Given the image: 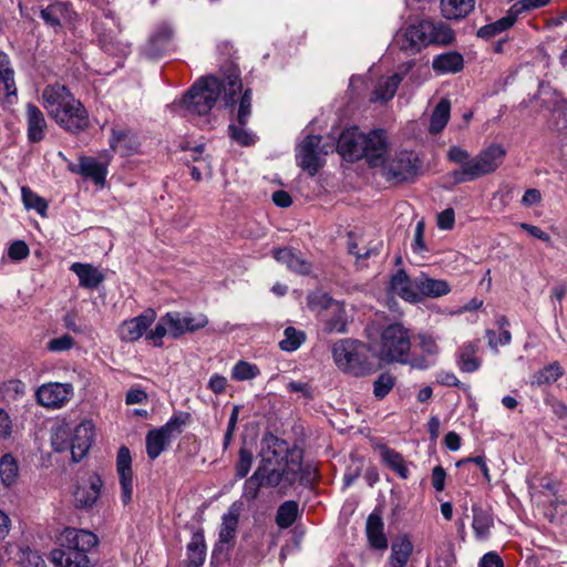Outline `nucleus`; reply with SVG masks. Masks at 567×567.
Wrapping results in <instances>:
<instances>
[{
	"label": "nucleus",
	"instance_id": "obj_1",
	"mask_svg": "<svg viewBox=\"0 0 567 567\" xmlns=\"http://www.w3.org/2000/svg\"><path fill=\"white\" fill-rule=\"evenodd\" d=\"M505 155V148L498 144L489 145L475 157H471L466 150L453 145L449 148L446 158L461 168L453 171L450 176L453 178L454 184L475 181L494 173L502 165Z\"/></svg>",
	"mask_w": 567,
	"mask_h": 567
},
{
	"label": "nucleus",
	"instance_id": "obj_2",
	"mask_svg": "<svg viewBox=\"0 0 567 567\" xmlns=\"http://www.w3.org/2000/svg\"><path fill=\"white\" fill-rule=\"evenodd\" d=\"M59 547L50 553L56 567H91L89 553L97 546L95 534L73 527L64 528L56 538Z\"/></svg>",
	"mask_w": 567,
	"mask_h": 567
},
{
	"label": "nucleus",
	"instance_id": "obj_3",
	"mask_svg": "<svg viewBox=\"0 0 567 567\" xmlns=\"http://www.w3.org/2000/svg\"><path fill=\"white\" fill-rule=\"evenodd\" d=\"M331 352L336 365L344 373L364 377L373 370L369 358L370 349L363 342L341 339L333 343Z\"/></svg>",
	"mask_w": 567,
	"mask_h": 567
},
{
	"label": "nucleus",
	"instance_id": "obj_4",
	"mask_svg": "<svg viewBox=\"0 0 567 567\" xmlns=\"http://www.w3.org/2000/svg\"><path fill=\"white\" fill-rule=\"evenodd\" d=\"M422 162L413 151L399 150L390 153L380 165L385 181L402 184L413 182L420 174Z\"/></svg>",
	"mask_w": 567,
	"mask_h": 567
},
{
	"label": "nucleus",
	"instance_id": "obj_5",
	"mask_svg": "<svg viewBox=\"0 0 567 567\" xmlns=\"http://www.w3.org/2000/svg\"><path fill=\"white\" fill-rule=\"evenodd\" d=\"M301 452H292L284 466L261 465L255 471L264 487H276L281 489L291 487L299 478L302 468Z\"/></svg>",
	"mask_w": 567,
	"mask_h": 567
},
{
	"label": "nucleus",
	"instance_id": "obj_6",
	"mask_svg": "<svg viewBox=\"0 0 567 567\" xmlns=\"http://www.w3.org/2000/svg\"><path fill=\"white\" fill-rule=\"evenodd\" d=\"M410 349L409 331L401 323L390 324L383 330L379 351L380 360L384 362L410 363Z\"/></svg>",
	"mask_w": 567,
	"mask_h": 567
},
{
	"label": "nucleus",
	"instance_id": "obj_7",
	"mask_svg": "<svg viewBox=\"0 0 567 567\" xmlns=\"http://www.w3.org/2000/svg\"><path fill=\"white\" fill-rule=\"evenodd\" d=\"M220 93V81L208 76L190 87L183 99V105L192 114L205 115L214 107Z\"/></svg>",
	"mask_w": 567,
	"mask_h": 567
},
{
	"label": "nucleus",
	"instance_id": "obj_8",
	"mask_svg": "<svg viewBox=\"0 0 567 567\" xmlns=\"http://www.w3.org/2000/svg\"><path fill=\"white\" fill-rule=\"evenodd\" d=\"M327 153L321 144V136L309 135L297 146L296 159L303 171L313 176L322 167Z\"/></svg>",
	"mask_w": 567,
	"mask_h": 567
},
{
	"label": "nucleus",
	"instance_id": "obj_9",
	"mask_svg": "<svg viewBox=\"0 0 567 567\" xmlns=\"http://www.w3.org/2000/svg\"><path fill=\"white\" fill-rule=\"evenodd\" d=\"M71 383L49 382L40 385L35 392L37 402L48 409H61L73 396Z\"/></svg>",
	"mask_w": 567,
	"mask_h": 567
},
{
	"label": "nucleus",
	"instance_id": "obj_10",
	"mask_svg": "<svg viewBox=\"0 0 567 567\" xmlns=\"http://www.w3.org/2000/svg\"><path fill=\"white\" fill-rule=\"evenodd\" d=\"M75 100L70 90L59 83L47 85L42 91L43 107L54 121L63 115V111Z\"/></svg>",
	"mask_w": 567,
	"mask_h": 567
},
{
	"label": "nucleus",
	"instance_id": "obj_11",
	"mask_svg": "<svg viewBox=\"0 0 567 567\" xmlns=\"http://www.w3.org/2000/svg\"><path fill=\"white\" fill-rule=\"evenodd\" d=\"M395 44L401 51L416 54L427 48L423 21L402 27L395 34Z\"/></svg>",
	"mask_w": 567,
	"mask_h": 567
},
{
	"label": "nucleus",
	"instance_id": "obj_12",
	"mask_svg": "<svg viewBox=\"0 0 567 567\" xmlns=\"http://www.w3.org/2000/svg\"><path fill=\"white\" fill-rule=\"evenodd\" d=\"M389 138L384 130H373L365 134L364 155L370 167H380L384 163V158L390 154Z\"/></svg>",
	"mask_w": 567,
	"mask_h": 567
},
{
	"label": "nucleus",
	"instance_id": "obj_13",
	"mask_svg": "<svg viewBox=\"0 0 567 567\" xmlns=\"http://www.w3.org/2000/svg\"><path fill=\"white\" fill-rule=\"evenodd\" d=\"M181 424L182 423L178 417H173L165 425L147 433L146 452L151 460H155L161 455L175 432H181Z\"/></svg>",
	"mask_w": 567,
	"mask_h": 567
},
{
	"label": "nucleus",
	"instance_id": "obj_14",
	"mask_svg": "<svg viewBox=\"0 0 567 567\" xmlns=\"http://www.w3.org/2000/svg\"><path fill=\"white\" fill-rule=\"evenodd\" d=\"M168 323L173 332V339H178L186 333L196 332L208 324V318L204 313L171 311L167 312Z\"/></svg>",
	"mask_w": 567,
	"mask_h": 567
},
{
	"label": "nucleus",
	"instance_id": "obj_15",
	"mask_svg": "<svg viewBox=\"0 0 567 567\" xmlns=\"http://www.w3.org/2000/svg\"><path fill=\"white\" fill-rule=\"evenodd\" d=\"M365 134L358 127L344 130L337 144L338 153L347 161L354 162L363 158Z\"/></svg>",
	"mask_w": 567,
	"mask_h": 567
},
{
	"label": "nucleus",
	"instance_id": "obj_16",
	"mask_svg": "<svg viewBox=\"0 0 567 567\" xmlns=\"http://www.w3.org/2000/svg\"><path fill=\"white\" fill-rule=\"evenodd\" d=\"M116 471L121 485V499L124 505L132 501L133 496V471L131 452L126 446H121L116 456Z\"/></svg>",
	"mask_w": 567,
	"mask_h": 567
},
{
	"label": "nucleus",
	"instance_id": "obj_17",
	"mask_svg": "<svg viewBox=\"0 0 567 567\" xmlns=\"http://www.w3.org/2000/svg\"><path fill=\"white\" fill-rule=\"evenodd\" d=\"M55 123L68 132L79 133L89 127L90 120L81 101L75 100L63 111V115L55 120Z\"/></svg>",
	"mask_w": 567,
	"mask_h": 567
},
{
	"label": "nucleus",
	"instance_id": "obj_18",
	"mask_svg": "<svg viewBox=\"0 0 567 567\" xmlns=\"http://www.w3.org/2000/svg\"><path fill=\"white\" fill-rule=\"evenodd\" d=\"M40 17L48 27L56 31L63 25L73 23L76 13L69 2L55 1L42 8Z\"/></svg>",
	"mask_w": 567,
	"mask_h": 567
},
{
	"label": "nucleus",
	"instance_id": "obj_19",
	"mask_svg": "<svg viewBox=\"0 0 567 567\" xmlns=\"http://www.w3.org/2000/svg\"><path fill=\"white\" fill-rule=\"evenodd\" d=\"M94 439L91 421L81 422L71 431L70 452L74 462L81 461L89 452Z\"/></svg>",
	"mask_w": 567,
	"mask_h": 567
},
{
	"label": "nucleus",
	"instance_id": "obj_20",
	"mask_svg": "<svg viewBox=\"0 0 567 567\" xmlns=\"http://www.w3.org/2000/svg\"><path fill=\"white\" fill-rule=\"evenodd\" d=\"M155 319L156 312L153 309H146L140 316L124 321L118 329L121 340L126 342L138 340L152 326Z\"/></svg>",
	"mask_w": 567,
	"mask_h": 567
},
{
	"label": "nucleus",
	"instance_id": "obj_21",
	"mask_svg": "<svg viewBox=\"0 0 567 567\" xmlns=\"http://www.w3.org/2000/svg\"><path fill=\"white\" fill-rule=\"evenodd\" d=\"M292 452L299 451L289 450L285 441L270 436L262 441L260 464L284 466L287 458H290Z\"/></svg>",
	"mask_w": 567,
	"mask_h": 567
},
{
	"label": "nucleus",
	"instance_id": "obj_22",
	"mask_svg": "<svg viewBox=\"0 0 567 567\" xmlns=\"http://www.w3.org/2000/svg\"><path fill=\"white\" fill-rule=\"evenodd\" d=\"M417 340L422 355L412 358L410 365L414 369L425 370L435 364L440 353V347L437 339L431 334L421 333L417 336Z\"/></svg>",
	"mask_w": 567,
	"mask_h": 567
},
{
	"label": "nucleus",
	"instance_id": "obj_23",
	"mask_svg": "<svg viewBox=\"0 0 567 567\" xmlns=\"http://www.w3.org/2000/svg\"><path fill=\"white\" fill-rule=\"evenodd\" d=\"M427 45L446 47L455 41V32L443 21L422 19Z\"/></svg>",
	"mask_w": 567,
	"mask_h": 567
},
{
	"label": "nucleus",
	"instance_id": "obj_24",
	"mask_svg": "<svg viewBox=\"0 0 567 567\" xmlns=\"http://www.w3.org/2000/svg\"><path fill=\"white\" fill-rule=\"evenodd\" d=\"M414 286L417 288L419 302L424 297L439 298L451 291L450 285L446 280L431 278L424 272L414 277Z\"/></svg>",
	"mask_w": 567,
	"mask_h": 567
},
{
	"label": "nucleus",
	"instance_id": "obj_25",
	"mask_svg": "<svg viewBox=\"0 0 567 567\" xmlns=\"http://www.w3.org/2000/svg\"><path fill=\"white\" fill-rule=\"evenodd\" d=\"M274 258L285 265L289 270L299 275H309L312 265L300 252H296L291 248H278L274 250Z\"/></svg>",
	"mask_w": 567,
	"mask_h": 567
},
{
	"label": "nucleus",
	"instance_id": "obj_26",
	"mask_svg": "<svg viewBox=\"0 0 567 567\" xmlns=\"http://www.w3.org/2000/svg\"><path fill=\"white\" fill-rule=\"evenodd\" d=\"M102 480L99 475L92 474L85 485L79 486L74 492L76 507H91L95 504L101 494Z\"/></svg>",
	"mask_w": 567,
	"mask_h": 567
},
{
	"label": "nucleus",
	"instance_id": "obj_27",
	"mask_svg": "<svg viewBox=\"0 0 567 567\" xmlns=\"http://www.w3.org/2000/svg\"><path fill=\"white\" fill-rule=\"evenodd\" d=\"M391 291L409 302H419L417 288L414 286V278L410 279L408 274L400 269L390 280Z\"/></svg>",
	"mask_w": 567,
	"mask_h": 567
},
{
	"label": "nucleus",
	"instance_id": "obj_28",
	"mask_svg": "<svg viewBox=\"0 0 567 567\" xmlns=\"http://www.w3.org/2000/svg\"><path fill=\"white\" fill-rule=\"evenodd\" d=\"M25 118L28 124V138L38 143L44 138L47 121L41 110L32 103L27 104Z\"/></svg>",
	"mask_w": 567,
	"mask_h": 567
},
{
	"label": "nucleus",
	"instance_id": "obj_29",
	"mask_svg": "<svg viewBox=\"0 0 567 567\" xmlns=\"http://www.w3.org/2000/svg\"><path fill=\"white\" fill-rule=\"evenodd\" d=\"M70 270L79 278V285L86 289L97 288L105 279L104 274L92 264L73 262Z\"/></svg>",
	"mask_w": 567,
	"mask_h": 567
},
{
	"label": "nucleus",
	"instance_id": "obj_30",
	"mask_svg": "<svg viewBox=\"0 0 567 567\" xmlns=\"http://www.w3.org/2000/svg\"><path fill=\"white\" fill-rule=\"evenodd\" d=\"M464 58L457 51H449L434 56L432 69L436 74H455L463 70Z\"/></svg>",
	"mask_w": 567,
	"mask_h": 567
},
{
	"label": "nucleus",
	"instance_id": "obj_31",
	"mask_svg": "<svg viewBox=\"0 0 567 567\" xmlns=\"http://www.w3.org/2000/svg\"><path fill=\"white\" fill-rule=\"evenodd\" d=\"M365 532L369 543L373 548L380 550L388 548V538L384 534V524L381 515L375 511L368 516Z\"/></svg>",
	"mask_w": 567,
	"mask_h": 567
},
{
	"label": "nucleus",
	"instance_id": "obj_32",
	"mask_svg": "<svg viewBox=\"0 0 567 567\" xmlns=\"http://www.w3.org/2000/svg\"><path fill=\"white\" fill-rule=\"evenodd\" d=\"M478 343L477 342H465L457 351L456 362L457 367L462 372L472 373L480 369L481 360L477 357Z\"/></svg>",
	"mask_w": 567,
	"mask_h": 567
},
{
	"label": "nucleus",
	"instance_id": "obj_33",
	"mask_svg": "<svg viewBox=\"0 0 567 567\" xmlns=\"http://www.w3.org/2000/svg\"><path fill=\"white\" fill-rule=\"evenodd\" d=\"M323 321V330L328 333H343L347 328V313L344 309V305L339 302L338 305H332V309L324 313L322 317Z\"/></svg>",
	"mask_w": 567,
	"mask_h": 567
},
{
	"label": "nucleus",
	"instance_id": "obj_34",
	"mask_svg": "<svg viewBox=\"0 0 567 567\" xmlns=\"http://www.w3.org/2000/svg\"><path fill=\"white\" fill-rule=\"evenodd\" d=\"M474 7L475 0H441V13L449 20L465 18Z\"/></svg>",
	"mask_w": 567,
	"mask_h": 567
},
{
	"label": "nucleus",
	"instance_id": "obj_35",
	"mask_svg": "<svg viewBox=\"0 0 567 567\" xmlns=\"http://www.w3.org/2000/svg\"><path fill=\"white\" fill-rule=\"evenodd\" d=\"M401 81L402 76L398 73H394L391 76L381 78L378 81L370 100L372 102H386L391 100L394 96Z\"/></svg>",
	"mask_w": 567,
	"mask_h": 567
},
{
	"label": "nucleus",
	"instance_id": "obj_36",
	"mask_svg": "<svg viewBox=\"0 0 567 567\" xmlns=\"http://www.w3.org/2000/svg\"><path fill=\"white\" fill-rule=\"evenodd\" d=\"M413 546L406 535L399 536L391 545L390 566L404 567L411 556Z\"/></svg>",
	"mask_w": 567,
	"mask_h": 567
},
{
	"label": "nucleus",
	"instance_id": "obj_37",
	"mask_svg": "<svg viewBox=\"0 0 567 567\" xmlns=\"http://www.w3.org/2000/svg\"><path fill=\"white\" fill-rule=\"evenodd\" d=\"M472 527L477 539H487L491 528L494 526L492 514L478 505H473Z\"/></svg>",
	"mask_w": 567,
	"mask_h": 567
},
{
	"label": "nucleus",
	"instance_id": "obj_38",
	"mask_svg": "<svg viewBox=\"0 0 567 567\" xmlns=\"http://www.w3.org/2000/svg\"><path fill=\"white\" fill-rule=\"evenodd\" d=\"M516 21H517V19L512 13V11L508 9V11L506 12V14L503 18H501L492 23L481 27L477 30L476 35L481 39L489 40L498 34L507 31L508 29H511L515 24Z\"/></svg>",
	"mask_w": 567,
	"mask_h": 567
},
{
	"label": "nucleus",
	"instance_id": "obj_39",
	"mask_svg": "<svg viewBox=\"0 0 567 567\" xmlns=\"http://www.w3.org/2000/svg\"><path fill=\"white\" fill-rule=\"evenodd\" d=\"M378 451L383 463L389 466L392 471H394L400 477L406 478L409 475V470L405 465L403 456L396 451L388 447L384 444L378 446Z\"/></svg>",
	"mask_w": 567,
	"mask_h": 567
},
{
	"label": "nucleus",
	"instance_id": "obj_40",
	"mask_svg": "<svg viewBox=\"0 0 567 567\" xmlns=\"http://www.w3.org/2000/svg\"><path fill=\"white\" fill-rule=\"evenodd\" d=\"M81 175L94 181L97 185L105 183L106 167L93 157H82L80 159L79 171Z\"/></svg>",
	"mask_w": 567,
	"mask_h": 567
},
{
	"label": "nucleus",
	"instance_id": "obj_41",
	"mask_svg": "<svg viewBox=\"0 0 567 567\" xmlns=\"http://www.w3.org/2000/svg\"><path fill=\"white\" fill-rule=\"evenodd\" d=\"M206 558V545L200 533L193 535L187 545V561L189 567H200Z\"/></svg>",
	"mask_w": 567,
	"mask_h": 567
},
{
	"label": "nucleus",
	"instance_id": "obj_42",
	"mask_svg": "<svg viewBox=\"0 0 567 567\" xmlns=\"http://www.w3.org/2000/svg\"><path fill=\"white\" fill-rule=\"evenodd\" d=\"M451 103L446 99H442L434 107L431 118L429 131L432 134H437L446 126L450 120Z\"/></svg>",
	"mask_w": 567,
	"mask_h": 567
},
{
	"label": "nucleus",
	"instance_id": "obj_43",
	"mask_svg": "<svg viewBox=\"0 0 567 567\" xmlns=\"http://www.w3.org/2000/svg\"><path fill=\"white\" fill-rule=\"evenodd\" d=\"M224 92L223 100L226 105H235L237 103V94L243 91V83L237 71H231L226 79L220 82Z\"/></svg>",
	"mask_w": 567,
	"mask_h": 567
},
{
	"label": "nucleus",
	"instance_id": "obj_44",
	"mask_svg": "<svg viewBox=\"0 0 567 567\" xmlns=\"http://www.w3.org/2000/svg\"><path fill=\"white\" fill-rule=\"evenodd\" d=\"M19 478V464L12 454H4L0 458V480L6 487L13 486Z\"/></svg>",
	"mask_w": 567,
	"mask_h": 567
},
{
	"label": "nucleus",
	"instance_id": "obj_45",
	"mask_svg": "<svg viewBox=\"0 0 567 567\" xmlns=\"http://www.w3.org/2000/svg\"><path fill=\"white\" fill-rule=\"evenodd\" d=\"M239 519V508L236 504H233L228 512L223 516V522L219 530V540L223 543H228L235 536L236 529L238 527Z\"/></svg>",
	"mask_w": 567,
	"mask_h": 567
},
{
	"label": "nucleus",
	"instance_id": "obj_46",
	"mask_svg": "<svg viewBox=\"0 0 567 567\" xmlns=\"http://www.w3.org/2000/svg\"><path fill=\"white\" fill-rule=\"evenodd\" d=\"M0 82L3 84L7 97L17 96L14 71L8 54L0 51Z\"/></svg>",
	"mask_w": 567,
	"mask_h": 567
},
{
	"label": "nucleus",
	"instance_id": "obj_47",
	"mask_svg": "<svg viewBox=\"0 0 567 567\" xmlns=\"http://www.w3.org/2000/svg\"><path fill=\"white\" fill-rule=\"evenodd\" d=\"M307 300L309 309L320 317L329 312L332 305L339 303V301L333 300L328 293L320 290L309 293Z\"/></svg>",
	"mask_w": 567,
	"mask_h": 567
},
{
	"label": "nucleus",
	"instance_id": "obj_48",
	"mask_svg": "<svg viewBox=\"0 0 567 567\" xmlns=\"http://www.w3.org/2000/svg\"><path fill=\"white\" fill-rule=\"evenodd\" d=\"M564 374V370L558 362H553L532 377V385H548L556 382Z\"/></svg>",
	"mask_w": 567,
	"mask_h": 567
},
{
	"label": "nucleus",
	"instance_id": "obj_49",
	"mask_svg": "<svg viewBox=\"0 0 567 567\" xmlns=\"http://www.w3.org/2000/svg\"><path fill=\"white\" fill-rule=\"evenodd\" d=\"M298 503L295 501H287L282 503L276 514V524L280 528L290 527L298 516Z\"/></svg>",
	"mask_w": 567,
	"mask_h": 567
},
{
	"label": "nucleus",
	"instance_id": "obj_50",
	"mask_svg": "<svg viewBox=\"0 0 567 567\" xmlns=\"http://www.w3.org/2000/svg\"><path fill=\"white\" fill-rule=\"evenodd\" d=\"M247 125H240L237 121L228 125V135L230 140L240 146H250L256 143L257 136L250 132Z\"/></svg>",
	"mask_w": 567,
	"mask_h": 567
},
{
	"label": "nucleus",
	"instance_id": "obj_51",
	"mask_svg": "<svg viewBox=\"0 0 567 567\" xmlns=\"http://www.w3.org/2000/svg\"><path fill=\"white\" fill-rule=\"evenodd\" d=\"M306 341L303 331L288 327L284 331V339L279 342L281 350L287 352L296 351Z\"/></svg>",
	"mask_w": 567,
	"mask_h": 567
},
{
	"label": "nucleus",
	"instance_id": "obj_52",
	"mask_svg": "<svg viewBox=\"0 0 567 567\" xmlns=\"http://www.w3.org/2000/svg\"><path fill=\"white\" fill-rule=\"evenodd\" d=\"M168 316L167 313H165L164 316H162L158 320V322L156 323L155 328L150 330L146 334H145V338L150 341H152V343L155 346V347H162L163 346V338L165 336H169L171 338H173V332L171 330V324L168 323Z\"/></svg>",
	"mask_w": 567,
	"mask_h": 567
},
{
	"label": "nucleus",
	"instance_id": "obj_53",
	"mask_svg": "<svg viewBox=\"0 0 567 567\" xmlns=\"http://www.w3.org/2000/svg\"><path fill=\"white\" fill-rule=\"evenodd\" d=\"M22 202L27 209H34L41 216H45L48 209V203L32 192L28 186L21 188Z\"/></svg>",
	"mask_w": 567,
	"mask_h": 567
},
{
	"label": "nucleus",
	"instance_id": "obj_54",
	"mask_svg": "<svg viewBox=\"0 0 567 567\" xmlns=\"http://www.w3.org/2000/svg\"><path fill=\"white\" fill-rule=\"evenodd\" d=\"M251 100H252L251 90L247 89L240 96L236 117H235V121H237L238 124H240V125L248 124V120L251 115V109H252Z\"/></svg>",
	"mask_w": 567,
	"mask_h": 567
},
{
	"label": "nucleus",
	"instance_id": "obj_55",
	"mask_svg": "<svg viewBox=\"0 0 567 567\" xmlns=\"http://www.w3.org/2000/svg\"><path fill=\"white\" fill-rule=\"evenodd\" d=\"M258 374V367L246 361L237 362L231 370L233 379L238 381L251 380Z\"/></svg>",
	"mask_w": 567,
	"mask_h": 567
},
{
	"label": "nucleus",
	"instance_id": "obj_56",
	"mask_svg": "<svg viewBox=\"0 0 567 567\" xmlns=\"http://www.w3.org/2000/svg\"><path fill=\"white\" fill-rule=\"evenodd\" d=\"M395 379L390 373H382L373 383V394L377 399L385 398L393 389Z\"/></svg>",
	"mask_w": 567,
	"mask_h": 567
},
{
	"label": "nucleus",
	"instance_id": "obj_57",
	"mask_svg": "<svg viewBox=\"0 0 567 567\" xmlns=\"http://www.w3.org/2000/svg\"><path fill=\"white\" fill-rule=\"evenodd\" d=\"M132 136L130 132L126 131H115L113 130V137L111 140V147L116 152H122L123 154L126 151H132L135 147L131 145Z\"/></svg>",
	"mask_w": 567,
	"mask_h": 567
},
{
	"label": "nucleus",
	"instance_id": "obj_58",
	"mask_svg": "<svg viewBox=\"0 0 567 567\" xmlns=\"http://www.w3.org/2000/svg\"><path fill=\"white\" fill-rule=\"evenodd\" d=\"M71 431L65 426L58 427L52 434V446L56 452L70 450Z\"/></svg>",
	"mask_w": 567,
	"mask_h": 567
},
{
	"label": "nucleus",
	"instance_id": "obj_59",
	"mask_svg": "<svg viewBox=\"0 0 567 567\" xmlns=\"http://www.w3.org/2000/svg\"><path fill=\"white\" fill-rule=\"evenodd\" d=\"M549 2L550 0H518L509 10L517 19L520 13L546 7Z\"/></svg>",
	"mask_w": 567,
	"mask_h": 567
},
{
	"label": "nucleus",
	"instance_id": "obj_60",
	"mask_svg": "<svg viewBox=\"0 0 567 567\" xmlns=\"http://www.w3.org/2000/svg\"><path fill=\"white\" fill-rule=\"evenodd\" d=\"M74 346V339L70 334H63L58 338L51 339L47 343V349L50 352H64L71 350Z\"/></svg>",
	"mask_w": 567,
	"mask_h": 567
},
{
	"label": "nucleus",
	"instance_id": "obj_61",
	"mask_svg": "<svg viewBox=\"0 0 567 567\" xmlns=\"http://www.w3.org/2000/svg\"><path fill=\"white\" fill-rule=\"evenodd\" d=\"M261 487L264 485L255 472L244 484L243 497L247 501L256 499Z\"/></svg>",
	"mask_w": 567,
	"mask_h": 567
},
{
	"label": "nucleus",
	"instance_id": "obj_62",
	"mask_svg": "<svg viewBox=\"0 0 567 567\" xmlns=\"http://www.w3.org/2000/svg\"><path fill=\"white\" fill-rule=\"evenodd\" d=\"M251 464L252 454L247 449L241 447L239 450V457L236 464V476L238 478L245 477L249 473Z\"/></svg>",
	"mask_w": 567,
	"mask_h": 567
},
{
	"label": "nucleus",
	"instance_id": "obj_63",
	"mask_svg": "<svg viewBox=\"0 0 567 567\" xmlns=\"http://www.w3.org/2000/svg\"><path fill=\"white\" fill-rule=\"evenodd\" d=\"M486 339L488 346L494 351H497L499 346H507L511 343L512 334L508 330H502V332L497 336L494 330H486Z\"/></svg>",
	"mask_w": 567,
	"mask_h": 567
},
{
	"label": "nucleus",
	"instance_id": "obj_64",
	"mask_svg": "<svg viewBox=\"0 0 567 567\" xmlns=\"http://www.w3.org/2000/svg\"><path fill=\"white\" fill-rule=\"evenodd\" d=\"M3 392L7 396L17 400L25 392V384L20 380H10L4 383Z\"/></svg>",
	"mask_w": 567,
	"mask_h": 567
}]
</instances>
